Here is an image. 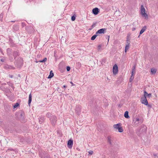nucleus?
I'll return each mask as SVG.
<instances>
[{
  "instance_id": "nucleus-1",
  "label": "nucleus",
  "mask_w": 158,
  "mask_h": 158,
  "mask_svg": "<svg viewBox=\"0 0 158 158\" xmlns=\"http://www.w3.org/2000/svg\"><path fill=\"white\" fill-rule=\"evenodd\" d=\"M141 14L146 19H148V15L147 13H145V9L143 5H141L140 7Z\"/></svg>"
},
{
  "instance_id": "nucleus-2",
  "label": "nucleus",
  "mask_w": 158,
  "mask_h": 158,
  "mask_svg": "<svg viewBox=\"0 0 158 158\" xmlns=\"http://www.w3.org/2000/svg\"><path fill=\"white\" fill-rule=\"evenodd\" d=\"M51 123L53 126L55 125L56 123V118L54 115H52L50 118Z\"/></svg>"
},
{
  "instance_id": "nucleus-3",
  "label": "nucleus",
  "mask_w": 158,
  "mask_h": 158,
  "mask_svg": "<svg viewBox=\"0 0 158 158\" xmlns=\"http://www.w3.org/2000/svg\"><path fill=\"white\" fill-rule=\"evenodd\" d=\"M141 101L142 104H143L146 105H148V106H150L149 105H148V102L146 97L143 96L141 98Z\"/></svg>"
},
{
  "instance_id": "nucleus-4",
  "label": "nucleus",
  "mask_w": 158,
  "mask_h": 158,
  "mask_svg": "<svg viewBox=\"0 0 158 158\" xmlns=\"http://www.w3.org/2000/svg\"><path fill=\"white\" fill-rule=\"evenodd\" d=\"M118 72V67L117 65L115 64L114 65L113 68V72L114 75H116Z\"/></svg>"
},
{
  "instance_id": "nucleus-5",
  "label": "nucleus",
  "mask_w": 158,
  "mask_h": 158,
  "mask_svg": "<svg viewBox=\"0 0 158 158\" xmlns=\"http://www.w3.org/2000/svg\"><path fill=\"white\" fill-rule=\"evenodd\" d=\"M73 140L71 139L69 140L68 142L67 143V146L69 148H71L73 147Z\"/></svg>"
},
{
  "instance_id": "nucleus-6",
  "label": "nucleus",
  "mask_w": 158,
  "mask_h": 158,
  "mask_svg": "<svg viewBox=\"0 0 158 158\" xmlns=\"http://www.w3.org/2000/svg\"><path fill=\"white\" fill-rule=\"evenodd\" d=\"M99 12V9L97 7H96L93 9L92 10V13L94 15H97L98 14Z\"/></svg>"
},
{
  "instance_id": "nucleus-7",
  "label": "nucleus",
  "mask_w": 158,
  "mask_h": 158,
  "mask_svg": "<svg viewBox=\"0 0 158 158\" xmlns=\"http://www.w3.org/2000/svg\"><path fill=\"white\" fill-rule=\"evenodd\" d=\"M107 142L109 144L111 145L112 144V138L110 136H108L107 137Z\"/></svg>"
},
{
  "instance_id": "nucleus-8",
  "label": "nucleus",
  "mask_w": 158,
  "mask_h": 158,
  "mask_svg": "<svg viewBox=\"0 0 158 158\" xmlns=\"http://www.w3.org/2000/svg\"><path fill=\"white\" fill-rule=\"evenodd\" d=\"M106 30L105 28L101 29L96 32V34L104 33Z\"/></svg>"
},
{
  "instance_id": "nucleus-9",
  "label": "nucleus",
  "mask_w": 158,
  "mask_h": 158,
  "mask_svg": "<svg viewBox=\"0 0 158 158\" xmlns=\"http://www.w3.org/2000/svg\"><path fill=\"white\" fill-rule=\"evenodd\" d=\"M139 118H134L133 120V121L134 122L135 124H134V125L135 126H137L139 124Z\"/></svg>"
},
{
  "instance_id": "nucleus-10",
  "label": "nucleus",
  "mask_w": 158,
  "mask_h": 158,
  "mask_svg": "<svg viewBox=\"0 0 158 158\" xmlns=\"http://www.w3.org/2000/svg\"><path fill=\"white\" fill-rule=\"evenodd\" d=\"M81 108L80 106H76V111L78 114H79L80 113L81 111Z\"/></svg>"
},
{
  "instance_id": "nucleus-11",
  "label": "nucleus",
  "mask_w": 158,
  "mask_h": 158,
  "mask_svg": "<svg viewBox=\"0 0 158 158\" xmlns=\"http://www.w3.org/2000/svg\"><path fill=\"white\" fill-rule=\"evenodd\" d=\"M146 127L144 125H142L141 128L139 129L140 132H145L146 131Z\"/></svg>"
},
{
  "instance_id": "nucleus-12",
  "label": "nucleus",
  "mask_w": 158,
  "mask_h": 158,
  "mask_svg": "<svg viewBox=\"0 0 158 158\" xmlns=\"http://www.w3.org/2000/svg\"><path fill=\"white\" fill-rule=\"evenodd\" d=\"M31 99H32V95H31V93H30L29 95L28 103V106H31Z\"/></svg>"
},
{
  "instance_id": "nucleus-13",
  "label": "nucleus",
  "mask_w": 158,
  "mask_h": 158,
  "mask_svg": "<svg viewBox=\"0 0 158 158\" xmlns=\"http://www.w3.org/2000/svg\"><path fill=\"white\" fill-rule=\"evenodd\" d=\"M146 26H144V27H143L140 30L139 34L140 35L142 34L146 30Z\"/></svg>"
},
{
  "instance_id": "nucleus-14",
  "label": "nucleus",
  "mask_w": 158,
  "mask_h": 158,
  "mask_svg": "<svg viewBox=\"0 0 158 158\" xmlns=\"http://www.w3.org/2000/svg\"><path fill=\"white\" fill-rule=\"evenodd\" d=\"M129 112L128 111H125L124 113V116L125 118H130V117L128 115Z\"/></svg>"
},
{
  "instance_id": "nucleus-15",
  "label": "nucleus",
  "mask_w": 158,
  "mask_h": 158,
  "mask_svg": "<svg viewBox=\"0 0 158 158\" xmlns=\"http://www.w3.org/2000/svg\"><path fill=\"white\" fill-rule=\"evenodd\" d=\"M156 70L154 68H152L151 70V72L152 74H155L156 73Z\"/></svg>"
},
{
  "instance_id": "nucleus-16",
  "label": "nucleus",
  "mask_w": 158,
  "mask_h": 158,
  "mask_svg": "<svg viewBox=\"0 0 158 158\" xmlns=\"http://www.w3.org/2000/svg\"><path fill=\"white\" fill-rule=\"evenodd\" d=\"M54 76L53 73L52 72V70L51 71L50 73V75H49L48 78H51L52 77Z\"/></svg>"
},
{
  "instance_id": "nucleus-17",
  "label": "nucleus",
  "mask_w": 158,
  "mask_h": 158,
  "mask_svg": "<svg viewBox=\"0 0 158 158\" xmlns=\"http://www.w3.org/2000/svg\"><path fill=\"white\" fill-rule=\"evenodd\" d=\"M120 126V124L119 123L117 124H115L114 125V127L115 128L118 129L119 127Z\"/></svg>"
},
{
  "instance_id": "nucleus-18",
  "label": "nucleus",
  "mask_w": 158,
  "mask_h": 158,
  "mask_svg": "<svg viewBox=\"0 0 158 158\" xmlns=\"http://www.w3.org/2000/svg\"><path fill=\"white\" fill-rule=\"evenodd\" d=\"M98 35H97V34H96L95 35H93L91 38V40H94V39L96 38Z\"/></svg>"
},
{
  "instance_id": "nucleus-19",
  "label": "nucleus",
  "mask_w": 158,
  "mask_h": 158,
  "mask_svg": "<svg viewBox=\"0 0 158 158\" xmlns=\"http://www.w3.org/2000/svg\"><path fill=\"white\" fill-rule=\"evenodd\" d=\"M13 56H15V57L18 55V53L17 52L15 51L13 52Z\"/></svg>"
},
{
  "instance_id": "nucleus-20",
  "label": "nucleus",
  "mask_w": 158,
  "mask_h": 158,
  "mask_svg": "<svg viewBox=\"0 0 158 158\" xmlns=\"http://www.w3.org/2000/svg\"><path fill=\"white\" fill-rule=\"evenodd\" d=\"M130 40L128 38H127V45H129L130 43Z\"/></svg>"
},
{
  "instance_id": "nucleus-21",
  "label": "nucleus",
  "mask_w": 158,
  "mask_h": 158,
  "mask_svg": "<svg viewBox=\"0 0 158 158\" xmlns=\"http://www.w3.org/2000/svg\"><path fill=\"white\" fill-rule=\"evenodd\" d=\"M51 114L49 113H48L47 114L46 116L48 118H51L52 116L51 115Z\"/></svg>"
},
{
  "instance_id": "nucleus-22",
  "label": "nucleus",
  "mask_w": 158,
  "mask_h": 158,
  "mask_svg": "<svg viewBox=\"0 0 158 158\" xmlns=\"http://www.w3.org/2000/svg\"><path fill=\"white\" fill-rule=\"evenodd\" d=\"M47 60V58H45L43 60H40L39 62H44Z\"/></svg>"
},
{
  "instance_id": "nucleus-23",
  "label": "nucleus",
  "mask_w": 158,
  "mask_h": 158,
  "mask_svg": "<svg viewBox=\"0 0 158 158\" xmlns=\"http://www.w3.org/2000/svg\"><path fill=\"white\" fill-rule=\"evenodd\" d=\"M118 131L120 132H123V129L121 127H120L118 129Z\"/></svg>"
},
{
  "instance_id": "nucleus-24",
  "label": "nucleus",
  "mask_w": 158,
  "mask_h": 158,
  "mask_svg": "<svg viewBox=\"0 0 158 158\" xmlns=\"http://www.w3.org/2000/svg\"><path fill=\"white\" fill-rule=\"evenodd\" d=\"M19 105V104L18 103H16L15 104V105L14 106V108H16Z\"/></svg>"
},
{
  "instance_id": "nucleus-25",
  "label": "nucleus",
  "mask_w": 158,
  "mask_h": 158,
  "mask_svg": "<svg viewBox=\"0 0 158 158\" xmlns=\"http://www.w3.org/2000/svg\"><path fill=\"white\" fill-rule=\"evenodd\" d=\"M43 119H42V118H40L39 119V122L40 124H41L43 123Z\"/></svg>"
},
{
  "instance_id": "nucleus-26",
  "label": "nucleus",
  "mask_w": 158,
  "mask_h": 158,
  "mask_svg": "<svg viewBox=\"0 0 158 158\" xmlns=\"http://www.w3.org/2000/svg\"><path fill=\"white\" fill-rule=\"evenodd\" d=\"M134 77L133 76H131V77L129 79L130 81V82H131L132 80H133Z\"/></svg>"
},
{
  "instance_id": "nucleus-27",
  "label": "nucleus",
  "mask_w": 158,
  "mask_h": 158,
  "mask_svg": "<svg viewBox=\"0 0 158 158\" xmlns=\"http://www.w3.org/2000/svg\"><path fill=\"white\" fill-rule=\"evenodd\" d=\"M144 96L146 97V96L148 95V93L145 91H144Z\"/></svg>"
},
{
  "instance_id": "nucleus-28",
  "label": "nucleus",
  "mask_w": 158,
  "mask_h": 158,
  "mask_svg": "<svg viewBox=\"0 0 158 158\" xmlns=\"http://www.w3.org/2000/svg\"><path fill=\"white\" fill-rule=\"evenodd\" d=\"M75 17L74 16H73L72 17L71 20H72V21H74L75 20Z\"/></svg>"
},
{
  "instance_id": "nucleus-29",
  "label": "nucleus",
  "mask_w": 158,
  "mask_h": 158,
  "mask_svg": "<svg viewBox=\"0 0 158 158\" xmlns=\"http://www.w3.org/2000/svg\"><path fill=\"white\" fill-rule=\"evenodd\" d=\"M101 48V46L99 45L98 46V51H99Z\"/></svg>"
},
{
  "instance_id": "nucleus-30",
  "label": "nucleus",
  "mask_w": 158,
  "mask_h": 158,
  "mask_svg": "<svg viewBox=\"0 0 158 158\" xmlns=\"http://www.w3.org/2000/svg\"><path fill=\"white\" fill-rule=\"evenodd\" d=\"M135 66H134L133 67V69H132V71L135 72Z\"/></svg>"
},
{
  "instance_id": "nucleus-31",
  "label": "nucleus",
  "mask_w": 158,
  "mask_h": 158,
  "mask_svg": "<svg viewBox=\"0 0 158 158\" xmlns=\"http://www.w3.org/2000/svg\"><path fill=\"white\" fill-rule=\"evenodd\" d=\"M154 158H158V156L156 154H153Z\"/></svg>"
},
{
  "instance_id": "nucleus-32",
  "label": "nucleus",
  "mask_w": 158,
  "mask_h": 158,
  "mask_svg": "<svg viewBox=\"0 0 158 158\" xmlns=\"http://www.w3.org/2000/svg\"><path fill=\"white\" fill-rule=\"evenodd\" d=\"M88 152L89 154L92 155L93 153V152L92 150H90Z\"/></svg>"
},
{
  "instance_id": "nucleus-33",
  "label": "nucleus",
  "mask_w": 158,
  "mask_h": 158,
  "mask_svg": "<svg viewBox=\"0 0 158 158\" xmlns=\"http://www.w3.org/2000/svg\"><path fill=\"white\" fill-rule=\"evenodd\" d=\"M129 45H126L125 48L128 50L129 48Z\"/></svg>"
},
{
  "instance_id": "nucleus-34",
  "label": "nucleus",
  "mask_w": 158,
  "mask_h": 158,
  "mask_svg": "<svg viewBox=\"0 0 158 158\" xmlns=\"http://www.w3.org/2000/svg\"><path fill=\"white\" fill-rule=\"evenodd\" d=\"M70 67L69 66H67L66 68L67 70L68 71H69L70 70Z\"/></svg>"
},
{
  "instance_id": "nucleus-35",
  "label": "nucleus",
  "mask_w": 158,
  "mask_h": 158,
  "mask_svg": "<svg viewBox=\"0 0 158 158\" xmlns=\"http://www.w3.org/2000/svg\"><path fill=\"white\" fill-rule=\"evenodd\" d=\"M134 73H135V72L132 71L131 76H133V74Z\"/></svg>"
},
{
  "instance_id": "nucleus-36",
  "label": "nucleus",
  "mask_w": 158,
  "mask_h": 158,
  "mask_svg": "<svg viewBox=\"0 0 158 158\" xmlns=\"http://www.w3.org/2000/svg\"><path fill=\"white\" fill-rule=\"evenodd\" d=\"M149 97L151 96L152 94L151 93H150L149 94H148V95Z\"/></svg>"
},
{
  "instance_id": "nucleus-37",
  "label": "nucleus",
  "mask_w": 158,
  "mask_h": 158,
  "mask_svg": "<svg viewBox=\"0 0 158 158\" xmlns=\"http://www.w3.org/2000/svg\"><path fill=\"white\" fill-rule=\"evenodd\" d=\"M9 77L10 78H12L13 77V76L12 75H9Z\"/></svg>"
},
{
  "instance_id": "nucleus-38",
  "label": "nucleus",
  "mask_w": 158,
  "mask_h": 158,
  "mask_svg": "<svg viewBox=\"0 0 158 158\" xmlns=\"http://www.w3.org/2000/svg\"><path fill=\"white\" fill-rule=\"evenodd\" d=\"M70 83H71V84H72V85H73H73H74V84H73V83L72 81H71V82H70Z\"/></svg>"
},
{
  "instance_id": "nucleus-39",
  "label": "nucleus",
  "mask_w": 158,
  "mask_h": 158,
  "mask_svg": "<svg viewBox=\"0 0 158 158\" xmlns=\"http://www.w3.org/2000/svg\"><path fill=\"white\" fill-rule=\"evenodd\" d=\"M63 87L64 88H66L67 87V86L65 85H63Z\"/></svg>"
},
{
  "instance_id": "nucleus-40",
  "label": "nucleus",
  "mask_w": 158,
  "mask_h": 158,
  "mask_svg": "<svg viewBox=\"0 0 158 158\" xmlns=\"http://www.w3.org/2000/svg\"><path fill=\"white\" fill-rule=\"evenodd\" d=\"M127 51V49H126L125 48V52H126Z\"/></svg>"
},
{
  "instance_id": "nucleus-41",
  "label": "nucleus",
  "mask_w": 158,
  "mask_h": 158,
  "mask_svg": "<svg viewBox=\"0 0 158 158\" xmlns=\"http://www.w3.org/2000/svg\"><path fill=\"white\" fill-rule=\"evenodd\" d=\"M135 30V28H133L132 29V31H134Z\"/></svg>"
},
{
  "instance_id": "nucleus-42",
  "label": "nucleus",
  "mask_w": 158,
  "mask_h": 158,
  "mask_svg": "<svg viewBox=\"0 0 158 158\" xmlns=\"http://www.w3.org/2000/svg\"><path fill=\"white\" fill-rule=\"evenodd\" d=\"M15 22V21H12L11 22Z\"/></svg>"
},
{
  "instance_id": "nucleus-43",
  "label": "nucleus",
  "mask_w": 158,
  "mask_h": 158,
  "mask_svg": "<svg viewBox=\"0 0 158 158\" xmlns=\"http://www.w3.org/2000/svg\"><path fill=\"white\" fill-rule=\"evenodd\" d=\"M1 60L2 61V60Z\"/></svg>"
}]
</instances>
